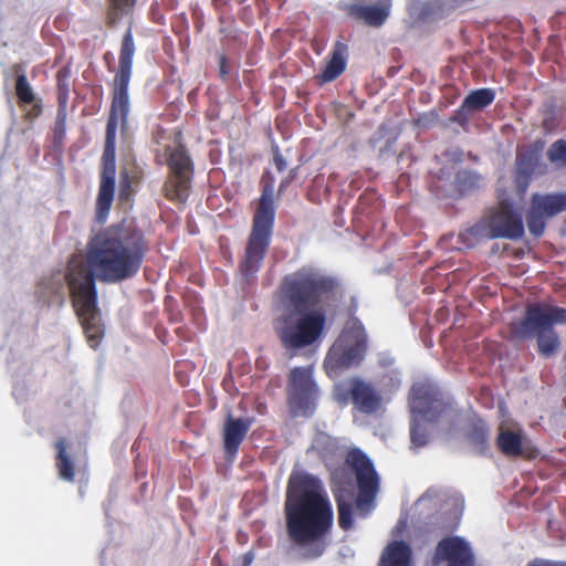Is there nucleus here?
I'll list each match as a JSON object with an SVG mask.
<instances>
[{
	"label": "nucleus",
	"mask_w": 566,
	"mask_h": 566,
	"mask_svg": "<svg viewBox=\"0 0 566 566\" xmlns=\"http://www.w3.org/2000/svg\"><path fill=\"white\" fill-rule=\"evenodd\" d=\"M148 243L137 228L109 226L91 237L84 253H74L67 261L64 279L74 311L87 342L96 348L103 336L97 308L96 280L119 283L140 270Z\"/></svg>",
	"instance_id": "f257e3e1"
},
{
	"label": "nucleus",
	"mask_w": 566,
	"mask_h": 566,
	"mask_svg": "<svg viewBox=\"0 0 566 566\" xmlns=\"http://www.w3.org/2000/svg\"><path fill=\"white\" fill-rule=\"evenodd\" d=\"M338 282L313 268H301L286 274L277 290L282 313L274 329L286 350H300L318 343L326 326L323 305L334 300Z\"/></svg>",
	"instance_id": "f03ea898"
},
{
	"label": "nucleus",
	"mask_w": 566,
	"mask_h": 566,
	"mask_svg": "<svg viewBox=\"0 0 566 566\" xmlns=\"http://www.w3.org/2000/svg\"><path fill=\"white\" fill-rule=\"evenodd\" d=\"M286 533L304 549L307 558H317L326 549V536L334 524V512L322 482L308 474H292L284 502Z\"/></svg>",
	"instance_id": "7ed1b4c3"
},
{
	"label": "nucleus",
	"mask_w": 566,
	"mask_h": 566,
	"mask_svg": "<svg viewBox=\"0 0 566 566\" xmlns=\"http://www.w3.org/2000/svg\"><path fill=\"white\" fill-rule=\"evenodd\" d=\"M136 45L133 28L125 31L119 49L118 69L112 82V102L106 124L105 145L102 155V168L96 209L98 218L108 214L115 193L116 177V133L120 124L126 129L129 113L128 87L133 73V59Z\"/></svg>",
	"instance_id": "20e7f679"
},
{
	"label": "nucleus",
	"mask_w": 566,
	"mask_h": 566,
	"mask_svg": "<svg viewBox=\"0 0 566 566\" xmlns=\"http://www.w3.org/2000/svg\"><path fill=\"white\" fill-rule=\"evenodd\" d=\"M556 324H566V308L547 303H532L526 306L524 317L511 324L510 331L516 339L536 337L539 355L548 358L560 345L559 336L553 328Z\"/></svg>",
	"instance_id": "39448f33"
},
{
	"label": "nucleus",
	"mask_w": 566,
	"mask_h": 566,
	"mask_svg": "<svg viewBox=\"0 0 566 566\" xmlns=\"http://www.w3.org/2000/svg\"><path fill=\"white\" fill-rule=\"evenodd\" d=\"M523 235L524 224L521 214L514 211L511 203L502 201L472 227L462 231L460 240L468 248H473L483 240L497 238L517 240Z\"/></svg>",
	"instance_id": "423d86ee"
},
{
	"label": "nucleus",
	"mask_w": 566,
	"mask_h": 566,
	"mask_svg": "<svg viewBox=\"0 0 566 566\" xmlns=\"http://www.w3.org/2000/svg\"><path fill=\"white\" fill-rule=\"evenodd\" d=\"M274 220V201L271 193L264 190L253 216L244 259L240 263V272L245 277L254 275L260 270L271 243Z\"/></svg>",
	"instance_id": "0eeeda50"
},
{
	"label": "nucleus",
	"mask_w": 566,
	"mask_h": 566,
	"mask_svg": "<svg viewBox=\"0 0 566 566\" xmlns=\"http://www.w3.org/2000/svg\"><path fill=\"white\" fill-rule=\"evenodd\" d=\"M409 408L411 412L410 440L415 448H422L428 442V432L421 426V421L438 422L447 419L452 412V407L443 402L434 389L426 384H415L411 387Z\"/></svg>",
	"instance_id": "6e6552de"
},
{
	"label": "nucleus",
	"mask_w": 566,
	"mask_h": 566,
	"mask_svg": "<svg viewBox=\"0 0 566 566\" xmlns=\"http://www.w3.org/2000/svg\"><path fill=\"white\" fill-rule=\"evenodd\" d=\"M367 333L358 318L347 322L340 335L328 349L324 368L329 377L359 365L367 352Z\"/></svg>",
	"instance_id": "1a4fd4ad"
},
{
	"label": "nucleus",
	"mask_w": 566,
	"mask_h": 566,
	"mask_svg": "<svg viewBox=\"0 0 566 566\" xmlns=\"http://www.w3.org/2000/svg\"><path fill=\"white\" fill-rule=\"evenodd\" d=\"M166 164L169 174L163 187L164 196L176 202H186L193 176V161L185 145L165 147Z\"/></svg>",
	"instance_id": "9d476101"
},
{
	"label": "nucleus",
	"mask_w": 566,
	"mask_h": 566,
	"mask_svg": "<svg viewBox=\"0 0 566 566\" xmlns=\"http://www.w3.org/2000/svg\"><path fill=\"white\" fill-rule=\"evenodd\" d=\"M319 390L313 379V368L294 367L287 377V403L295 417H310L313 415L318 399Z\"/></svg>",
	"instance_id": "9b49d317"
},
{
	"label": "nucleus",
	"mask_w": 566,
	"mask_h": 566,
	"mask_svg": "<svg viewBox=\"0 0 566 566\" xmlns=\"http://www.w3.org/2000/svg\"><path fill=\"white\" fill-rule=\"evenodd\" d=\"M563 211H566V193H534L526 214L530 232L536 238L541 237L545 231L546 219Z\"/></svg>",
	"instance_id": "f8f14e48"
},
{
	"label": "nucleus",
	"mask_w": 566,
	"mask_h": 566,
	"mask_svg": "<svg viewBox=\"0 0 566 566\" xmlns=\"http://www.w3.org/2000/svg\"><path fill=\"white\" fill-rule=\"evenodd\" d=\"M346 18L371 28L381 27L390 15L391 0L340 1L337 4Z\"/></svg>",
	"instance_id": "ddd939ff"
},
{
	"label": "nucleus",
	"mask_w": 566,
	"mask_h": 566,
	"mask_svg": "<svg viewBox=\"0 0 566 566\" xmlns=\"http://www.w3.org/2000/svg\"><path fill=\"white\" fill-rule=\"evenodd\" d=\"M475 556L468 541L460 536H447L438 542L432 566H474Z\"/></svg>",
	"instance_id": "4468645a"
},
{
	"label": "nucleus",
	"mask_w": 566,
	"mask_h": 566,
	"mask_svg": "<svg viewBox=\"0 0 566 566\" xmlns=\"http://www.w3.org/2000/svg\"><path fill=\"white\" fill-rule=\"evenodd\" d=\"M349 388L347 391L339 389L337 400L346 403L348 400L353 402L355 408L360 412L371 415L377 412L381 407V395L377 388L368 381L359 377L349 379Z\"/></svg>",
	"instance_id": "2eb2a0df"
},
{
	"label": "nucleus",
	"mask_w": 566,
	"mask_h": 566,
	"mask_svg": "<svg viewBox=\"0 0 566 566\" xmlns=\"http://www.w3.org/2000/svg\"><path fill=\"white\" fill-rule=\"evenodd\" d=\"M312 450L322 460L365 461L368 457L358 448H346L340 441L321 433L313 441Z\"/></svg>",
	"instance_id": "dca6fc26"
},
{
	"label": "nucleus",
	"mask_w": 566,
	"mask_h": 566,
	"mask_svg": "<svg viewBox=\"0 0 566 566\" xmlns=\"http://www.w3.org/2000/svg\"><path fill=\"white\" fill-rule=\"evenodd\" d=\"M357 469L358 496L357 506L363 507L374 501L378 491V476L373 462H349Z\"/></svg>",
	"instance_id": "f3484780"
},
{
	"label": "nucleus",
	"mask_w": 566,
	"mask_h": 566,
	"mask_svg": "<svg viewBox=\"0 0 566 566\" xmlns=\"http://www.w3.org/2000/svg\"><path fill=\"white\" fill-rule=\"evenodd\" d=\"M496 446L500 451L509 458H516L524 454V450L526 451V455L528 458H536L537 452L534 450H530L526 447L525 437L521 431H513L510 429H501L497 438Z\"/></svg>",
	"instance_id": "a211bd4d"
},
{
	"label": "nucleus",
	"mask_w": 566,
	"mask_h": 566,
	"mask_svg": "<svg viewBox=\"0 0 566 566\" xmlns=\"http://www.w3.org/2000/svg\"><path fill=\"white\" fill-rule=\"evenodd\" d=\"M347 53V44L337 41L328 55L325 67L316 75L317 82L325 84L336 80L346 69Z\"/></svg>",
	"instance_id": "6ab92c4d"
},
{
	"label": "nucleus",
	"mask_w": 566,
	"mask_h": 566,
	"mask_svg": "<svg viewBox=\"0 0 566 566\" xmlns=\"http://www.w3.org/2000/svg\"><path fill=\"white\" fill-rule=\"evenodd\" d=\"M253 420L251 418H227L223 432V443L226 452L233 457L247 436Z\"/></svg>",
	"instance_id": "aec40b11"
},
{
	"label": "nucleus",
	"mask_w": 566,
	"mask_h": 566,
	"mask_svg": "<svg viewBox=\"0 0 566 566\" xmlns=\"http://www.w3.org/2000/svg\"><path fill=\"white\" fill-rule=\"evenodd\" d=\"M494 98L495 92L492 88L485 87L472 91L463 99L453 120L460 124L468 122V116L464 114L465 111H482L491 105Z\"/></svg>",
	"instance_id": "412c9836"
},
{
	"label": "nucleus",
	"mask_w": 566,
	"mask_h": 566,
	"mask_svg": "<svg viewBox=\"0 0 566 566\" xmlns=\"http://www.w3.org/2000/svg\"><path fill=\"white\" fill-rule=\"evenodd\" d=\"M482 184L483 178L479 172L462 169L455 174L448 195L455 198L463 197L480 189Z\"/></svg>",
	"instance_id": "4be33fe9"
},
{
	"label": "nucleus",
	"mask_w": 566,
	"mask_h": 566,
	"mask_svg": "<svg viewBox=\"0 0 566 566\" xmlns=\"http://www.w3.org/2000/svg\"><path fill=\"white\" fill-rule=\"evenodd\" d=\"M411 548L403 541H394L385 548L378 566H410Z\"/></svg>",
	"instance_id": "5701e85b"
},
{
	"label": "nucleus",
	"mask_w": 566,
	"mask_h": 566,
	"mask_svg": "<svg viewBox=\"0 0 566 566\" xmlns=\"http://www.w3.org/2000/svg\"><path fill=\"white\" fill-rule=\"evenodd\" d=\"M137 0H106V27L115 28L125 15L134 12Z\"/></svg>",
	"instance_id": "b1692460"
},
{
	"label": "nucleus",
	"mask_w": 566,
	"mask_h": 566,
	"mask_svg": "<svg viewBox=\"0 0 566 566\" xmlns=\"http://www.w3.org/2000/svg\"><path fill=\"white\" fill-rule=\"evenodd\" d=\"M71 72L66 66L61 67L56 73L57 104L67 105L71 91Z\"/></svg>",
	"instance_id": "393cba45"
},
{
	"label": "nucleus",
	"mask_w": 566,
	"mask_h": 566,
	"mask_svg": "<svg viewBox=\"0 0 566 566\" xmlns=\"http://www.w3.org/2000/svg\"><path fill=\"white\" fill-rule=\"evenodd\" d=\"M338 511V525L342 530L348 531L353 527V505L342 494L335 495Z\"/></svg>",
	"instance_id": "a878e982"
},
{
	"label": "nucleus",
	"mask_w": 566,
	"mask_h": 566,
	"mask_svg": "<svg viewBox=\"0 0 566 566\" xmlns=\"http://www.w3.org/2000/svg\"><path fill=\"white\" fill-rule=\"evenodd\" d=\"M15 93L19 104L27 105L34 102L35 96L24 74H19L15 80Z\"/></svg>",
	"instance_id": "bb28decb"
},
{
	"label": "nucleus",
	"mask_w": 566,
	"mask_h": 566,
	"mask_svg": "<svg viewBox=\"0 0 566 566\" xmlns=\"http://www.w3.org/2000/svg\"><path fill=\"white\" fill-rule=\"evenodd\" d=\"M547 158L559 167H566V140L554 142L547 150Z\"/></svg>",
	"instance_id": "cd10ccee"
},
{
	"label": "nucleus",
	"mask_w": 566,
	"mask_h": 566,
	"mask_svg": "<svg viewBox=\"0 0 566 566\" xmlns=\"http://www.w3.org/2000/svg\"><path fill=\"white\" fill-rule=\"evenodd\" d=\"M67 119V105H57L56 119L54 125L55 139H62L65 135Z\"/></svg>",
	"instance_id": "c85d7f7f"
},
{
	"label": "nucleus",
	"mask_w": 566,
	"mask_h": 566,
	"mask_svg": "<svg viewBox=\"0 0 566 566\" xmlns=\"http://www.w3.org/2000/svg\"><path fill=\"white\" fill-rule=\"evenodd\" d=\"M536 160V155L533 151H526L517 154L516 165L522 172L528 175L533 172Z\"/></svg>",
	"instance_id": "c756f323"
},
{
	"label": "nucleus",
	"mask_w": 566,
	"mask_h": 566,
	"mask_svg": "<svg viewBox=\"0 0 566 566\" xmlns=\"http://www.w3.org/2000/svg\"><path fill=\"white\" fill-rule=\"evenodd\" d=\"M135 184L129 178L127 168H124L119 174V197L120 199L128 198L133 192Z\"/></svg>",
	"instance_id": "7c9ffc66"
},
{
	"label": "nucleus",
	"mask_w": 566,
	"mask_h": 566,
	"mask_svg": "<svg viewBox=\"0 0 566 566\" xmlns=\"http://www.w3.org/2000/svg\"><path fill=\"white\" fill-rule=\"evenodd\" d=\"M470 439L476 444L483 447L488 441V429L483 423L473 424Z\"/></svg>",
	"instance_id": "2f4dec72"
},
{
	"label": "nucleus",
	"mask_w": 566,
	"mask_h": 566,
	"mask_svg": "<svg viewBox=\"0 0 566 566\" xmlns=\"http://www.w3.org/2000/svg\"><path fill=\"white\" fill-rule=\"evenodd\" d=\"M74 471V462H59V475L63 480L72 481Z\"/></svg>",
	"instance_id": "473e14b6"
},
{
	"label": "nucleus",
	"mask_w": 566,
	"mask_h": 566,
	"mask_svg": "<svg viewBox=\"0 0 566 566\" xmlns=\"http://www.w3.org/2000/svg\"><path fill=\"white\" fill-rule=\"evenodd\" d=\"M54 448L56 450V460H70L67 453H66V441L63 438H60L54 443Z\"/></svg>",
	"instance_id": "72a5a7b5"
},
{
	"label": "nucleus",
	"mask_w": 566,
	"mask_h": 566,
	"mask_svg": "<svg viewBox=\"0 0 566 566\" xmlns=\"http://www.w3.org/2000/svg\"><path fill=\"white\" fill-rule=\"evenodd\" d=\"M127 170L129 172L130 180L135 185H138L142 181V179L144 178L143 169L135 163L129 168H127Z\"/></svg>",
	"instance_id": "f704fd0d"
},
{
	"label": "nucleus",
	"mask_w": 566,
	"mask_h": 566,
	"mask_svg": "<svg viewBox=\"0 0 566 566\" xmlns=\"http://www.w3.org/2000/svg\"><path fill=\"white\" fill-rule=\"evenodd\" d=\"M228 57L222 54L219 56V75L222 81H227L229 76Z\"/></svg>",
	"instance_id": "c9c22d12"
},
{
	"label": "nucleus",
	"mask_w": 566,
	"mask_h": 566,
	"mask_svg": "<svg viewBox=\"0 0 566 566\" xmlns=\"http://www.w3.org/2000/svg\"><path fill=\"white\" fill-rule=\"evenodd\" d=\"M273 161L277 171L282 172L286 169V161L283 155L276 149L273 154Z\"/></svg>",
	"instance_id": "e433bc0d"
},
{
	"label": "nucleus",
	"mask_w": 566,
	"mask_h": 566,
	"mask_svg": "<svg viewBox=\"0 0 566 566\" xmlns=\"http://www.w3.org/2000/svg\"><path fill=\"white\" fill-rule=\"evenodd\" d=\"M528 566H566V562H543L542 564H533Z\"/></svg>",
	"instance_id": "4c0bfd02"
},
{
	"label": "nucleus",
	"mask_w": 566,
	"mask_h": 566,
	"mask_svg": "<svg viewBox=\"0 0 566 566\" xmlns=\"http://www.w3.org/2000/svg\"><path fill=\"white\" fill-rule=\"evenodd\" d=\"M34 109L36 111V112H35V115H39V114H40V112H41V106L35 105V106H34Z\"/></svg>",
	"instance_id": "58836bf2"
},
{
	"label": "nucleus",
	"mask_w": 566,
	"mask_h": 566,
	"mask_svg": "<svg viewBox=\"0 0 566 566\" xmlns=\"http://www.w3.org/2000/svg\"><path fill=\"white\" fill-rule=\"evenodd\" d=\"M245 558H247V564L251 562V559L249 558V555H245Z\"/></svg>",
	"instance_id": "ea45409f"
},
{
	"label": "nucleus",
	"mask_w": 566,
	"mask_h": 566,
	"mask_svg": "<svg viewBox=\"0 0 566 566\" xmlns=\"http://www.w3.org/2000/svg\"><path fill=\"white\" fill-rule=\"evenodd\" d=\"M564 359L566 360V352H565V355H564Z\"/></svg>",
	"instance_id": "a19ab883"
}]
</instances>
